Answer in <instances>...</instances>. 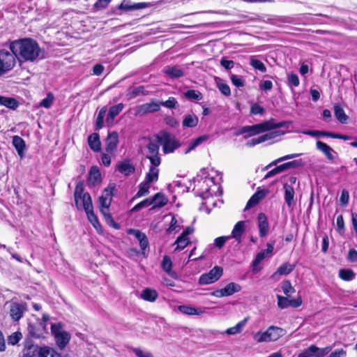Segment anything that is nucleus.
<instances>
[{
	"label": "nucleus",
	"instance_id": "13",
	"mask_svg": "<svg viewBox=\"0 0 357 357\" xmlns=\"http://www.w3.org/2000/svg\"><path fill=\"white\" fill-rule=\"evenodd\" d=\"M223 270L220 266L213 267L208 273L202 274L199 279L200 284H212L220 279L222 275Z\"/></svg>",
	"mask_w": 357,
	"mask_h": 357
},
{
	"label": "nucleus",
	"instance_id": "55",
	"mask_svg": "<svg viewBox=\"0 0 357 357\" xmlns=\"http://www.w3.org/2000/svg\"><path fill=\"white\" fill-rule=\"evenodd\" d=\"M152 205V202L151 198H146L143 201L140 202L137 204H136L132 209V212H136L141 210L143 208L147 207Z\"/></svg>",
	"mask_w": 357,
	"mask_h": 357
},
{
	"label": "nucleus",
	"instance_id": "52",
	"mask_svg": "<svg viewBox=\"0 0 357 357\" xmlns=\"http://www.w3.org/2000/svg\"><path fill=\"white\" fill-rule=\"evenodd\" d=\"M301 155H302V153H294V154L286 155L281 157V158L273 161L272 162H271L268 166L266 167V169H268V167H270L273 165H276L278 163H279L280 162L299 157Z\"/></svg>",
	"mask_w": 357,
	"mask_h": 357
},
{
	"label": "nucleus",
	"instance_id": "41",
	"mask_svg": "<svg viewBox=\"0 0 357 357\" xmlns=\"http://www.w3.org/2000/svg\"><path fill=\"white\" fill-rule=\"evenodd\" d=\"M89 221L91 223L98 233H102V227L98 220L97 216L94 214L93 210L86 212Z\"/></svg>",
	"mask_w": 357,
	"mask_h": 357
},
{
	"label": "nucleus",
	"instance_id": "44",
	"mask_svg": "<svg viewBox=\"0 0 357 357\" xmlns=\"http://www.w3.org/2000/svg\"><path fill=\"white\" fill-rule=\"evenodd\" d=\"M181 222L175 216H172L170 225L167 229V233L168 234H176L181 230Z\"/></svg>",
	"mask_w": 357,
	"mask_h": 357
},
{
	"label": "nucleus",
	"instance_id": "17",
	"mask_svg": "<svg viewBox=\"0 0 357 357\" xmlns=\"http://www.w3.org/2000/svg\"><path fill=\"white\" fill-rule=\"evenodd\" d=\"M9 314L14 321H18L26 310V304L24 303L13 302L9 306Z\"/></svg>",
	"mask_w": 357,
	"mask_h": 357
},
{
	"label": "nucleus",
	"instance_id": "34",
	"mask_svg": "<svg viewBox=\"0 0 357 357\" xmlns=\"http://www.w3.org/2000/svg\"><path fill=\"white\" fill-rule=\"evenodd\" d=\"M151 199L152 204L153 205L152 208H162L165 206L167 202L168 199L162 192L156 193Z\"/></svg>",
	"mask_w": 357,
	"mask_h": 357
},
{
	"label": "nucleus",
	"instance_id": "64",
	"mask_svg": "<svg viewBox=\"0 0 357 357\" xmlns=\"http://www.w3.org/2000/svg\"><path fill=\"white\" fill-rule=\"evenodd\" d=\"M347 351L343 349H336L332 351L328 357H345Z\"/></svg>",
	"mask_w": 357,
	"mask_h": 357
},
{
	"label": "nucleus",
	"instance_id": "1",
	"mask_svg": "<svg viewBox=\"0 0 357 357\" xmlns=\"http://www.w3.org/2000/svg\"><path fill=\"white\" fill-rule=\"evenodd\" d=\"M9 48L16 55L17 59L34 62L45 58V51L33 39L25 38L10 42Z\"/></svg>",
	"mask_w": 357,
	"mask_h": 357
},
{
	"label": "nucleus",
	"instance_id": "14",
	"mask_svg": "<svg viewBox=\"0 0 357 357\" xmlns=\"http://www.w3.org/2000/svg\"><path fill=\"white\" fill-rule=\"evenodd\" d=\"M284 132L280 130H272L258 137L253 138L247 142V146H253L268 140H277L278 138L284 135Z\"/></svg>",
	"mask_w": 357,
	"mask_h": 357
},
{
	"label": "nucleus",
	"instance_id": "32",
	"mask_svg": "<svg viewBox=\"0 0 357 357\" xmlns=\"http://www.w3.org/2000/svg\"><path fill=\"white\" fill-rule=\"evenodd\" d=\"M267 192L268 191L265 190H257L248 202L245 209L250 208L257 205L260 200L265 197Z\"/></svg>",
	"mask_w": 357,
	"mask_h": 357
},
{
	"label": "nucleus",
	"instance_id": "35",
	"mask_svg": "<svg viewBox=\"0 0 357 357\" xmlns=\"http://www.w3.org/2000/svg\"><path fill=\"white\" fill-rule=\"evenodd\" d=\"M248 320V318H245L243 320L239 321L236 326L227 328L224 333L228 335H234L241 333L246 325Z\"/></svg>",
	"mask_w": 357,
	"mask_h": 357
},
{
	"label": "nucleus",
	"instance_id": "57",
	"mask_svg": "<svg viewBox=\"0 0 357 357\" xmlns=\"http://www.w3.org/2000/svg\"><path fill=\"white\" fill-rule=\"evenodd\" d=\"M54 102V96L52 93H48L45 98L43 99L39 105L45 108H50Z\"/></svg>",
	"mask_w": 357,
	"mask_h": 357
},
{
	"label": "nucleus",
	"instance_id": "27",
	"mask_svg": "<svg viewBox=\"0 0 357 357\" xmlns=\"http://www.w3.org/2000/svg\"><path fill=\"white\" fill-rule=\"evenodd\" d=\"M129 234H133L139 241L140 248L143 251L142 253L144 254V250L149 247V241L145 234L136 229H130Z\"/></svg>",
	"mask_w": 357,
	"mask_h": 357
},
{
	"label": "nucleus",
	"instance_id": "46",
	"mask_svg": "<svg viewBox=\"0 0 357 357\" xmlns=\"http://www.w3.org/2000/svg\"><path fill=\"white\" fill-rule=\"evenodd\" d=\"M13 144L19 155H22L25 147L24 141L19 136H14L13 138Z\"/></svg>",
	"mask_w": 357,
	"mask_h": 357
},
{
	"label": "nucleus",
	"instance_id": "5",
	"mask_svg": "<svg viewBox=\"0 0 357 357\" xmlns=\"http://www.w3.org/2000/svg\"><path fill=\"white\" fill-rule=\"evenodd\" d=\"M285 330L280 327L271 326L264 331H258L253 333V340L257 343L270 342L277 341L284 336Z\"/></svg>",
	"mask_w": 357,
	"mask_h": 357
},
{
	"label": "nucleus",
	"instance_id": "18",
	"mask_svg": "<svg viewBox=\"0 0 357 357\" xmlns=\"http://www.w3.org/2000/svg\"><path fill=\"white\" fill-rule=\"evenodd\" d=\"M161 104L159 102L151 101L135 107L136 114L144 115L148 113L155 112L160 110Z\"/></svg>",
	"mask_w": 357,
	"mask_h": 357
},
{
	"label": "nucleus",
	"instance_id": "38",
	"mask_svg": "<svg viewBox=\"0 0 357 357\" xmlns=\"http://www.w3.org/2000/svg\"><path fill=\"white\" fill-rule=\"evenodd\" d=\"M0 105L11 109H15L18 107L19 102L13 98L0 96Z\"/></svg>",
	"mask_w": 357,
	"mask_h": 357
},
{
	"label": "nucleus",
	"instance_id": "8",
	"mask_svg": "<svg viewBox=\"0 0 357 357\" xmlns=\"http://www.w3.org/2000/svg\"><path fill=\"white\" fill-rule=\"evenodd\" d=\"M17 63L16 55L11 50L0 49V76L12 70Z\"/></svg>",
	"mask_w": 357,
	"mask_h": 357
},
{
	"label": "nucleus",
	"instance_id": "50",
	"mask_svg": "<svg viewBox=\"0 0 357 357\" xmlns=\"http://www.w3.org/2000/svg\"><path fill=\"white\" fill-rule=\"evenodd\" d=\"M250 64L256 70L261 71V73H265L266 71V68L262 61L256 59L254 56L250 58Z\"/></svg>",
	"mask_w": 357,
	"mask_h": 357
},
{
	"label": "nucleus",
	"instance_id": "33",
	"mask_svg": "<svg viewBox=\"0 0 357 357\" xmlns=\"http://www.w3.org/2000/svg\"><path fill=\"white\" fill-rule=\"evenodd\" d=\"M178 310L183 314L186 315H201L204 314V310L203 308H196L190 305H179Z\"/></svg>",
	"mask_w": 357,
	"mask_h": 357
},
{
	"label": "nucleus",
	"instance_id": "36",
	"mask_svg": "<svg viewBox=\"0 0 357 357\" xmlns=\"http://www.w3.org/2000/svg\"><path fill=\"white\" fill-rule=\"evenodd\" d=\"M295 162V161L294 162H286V163H284L282 165H280L279 166H277L276 167H275L274 169H273L272 170L266 173V174L264 176V178H271L278 174H280L282 172H284V170L287 169L288 168L292 167L293 164Z\"/></svg>",
	"mask_w": 357,
	"mask_h": 357
},
{
	"label": "nucleus",
	"instance_id": "6",
	"mask_svg": "<svg viewBox=\"0 0 357 357\" xmlns=\"http://www.w3.org/2000/svg\"><path fill=\"white\" fill-rule=\"evenodd\" d=\"M158 142L162 146L165 154L173 153L181 146L178 139L172 134L166 131L160 132L156 135Z\"/></svg>",
	"mask_w": 357,
	"mask_h": 357
},
{
	"label": "nucleus",
	"instance_id": "12",
	"mask_svg": "<svg viewBox=\"0 0 357 357\" xmlns=\"http://www.w3.org/2000/svg\"><path fill=\"white\" fill-rule=\"evenodd\" d=\"M51 331L58 347L61 349L64 348L70 341V334L61 328L60 324H52L51 326Z\"/></svg>",
	"mask_w": 357,
	"mask_h": 357
},
{
	"label": "nucleus",
	"instance_id": "23",
	"mask_svg": "<svg viewBox=\"0 0 357 357\" xmlns=\"http://www.w3.org/2000/svg\"><path fill=\"white\" fill-rule=\"evenodd\" d=\"M162 71L172 79L179 78L184 75L183 69L176 66H167L163 68Z\"/></svg>",
	"mask_w": 357,
	"mask_h": 357
},
{
	"label": "nucleus",
	"instance_id": "4",
	"mask_svg": "<svg viewBox=\"0 0 357 357\" xmlns=\"http://www.w3.org/2000/svg\"><path fill=\"white\" fill-rule=\"evenodd\" d=\"M112 199V189H105L102 195L99 197V208L107 224L114 229H119V224L114 220L109 211Z\"/></svg>",
	"mask_w": 357,
	"mask_h": 357
},
{
	"label": "nucleus",
	"instance_id": "29",
	"mask_svg": "<svg viewBox=\"0 0 357 357\" xmlns=\"http://www.w3.org/2000/svg\"><path fill=\"white\" fill-rule=\"evenodd\" d=\"M316 146L317 149L322 152L328 160L334 159V154H336V152L331 146L321 141H317Z\"/></svg>",
	"mask_w": 357,
	"mask_h": 357
},
{
	"label": "nucleus",
	"instance_id": "24",
	"mask_svg": "<svg viewBox=\"0 0 357 357\" xmlns=\"http://www.w3.org/2000/svg\"><path fill=\"white\" fill-rule=\"evenodd\" d=\"M245 230V222L239 221L234 227L230 238H234L238 243L241 242V236Z\"/></svg>",
	"mask_w": 357,
	"mask_h": 357
},
{
	"label": "nucleus",
	"instance_id": "26",
	"mask_svg": "<svg viewBox=\"0 0 357 357\" xmlns=\"http://www.w3.org/2000/svg\"><path fill=\"white\" fill-rule=\"evenodd\" d=\"M124 105L123 103H119L111 107L109 109L107 116L106 119V122L108 125H112L113 123L114 118L119 115V114L123 109Z\"/></svg>",
	"mask_w": 357,
	"mask_h": 357
},
{
	"label": "nucleus",
	"instance_id": "7",
	"mask_svg": "<svg viewBox=\"0 0 357 357\" xmlns=\"http://www.w3.org/2000/svg\"><path fill=\"white\" fill-rule=\"evenodd\" d=\"M158 176L159 172H158L155 169H149L148 172L146 174L144 181L139 183L138 191L131 201L147 195L149 193L151 184L158 180Z\"/></svg>",
	"mask_w": 357,
	"mask_h": 357
},
{
	"label": "nucleus",
	"instance_id": "40",
	"mask_svg": "<svg viewBox=\"0 0 357 357\" xmlns=\"http://www.w3.org/2000/svg\"><path fill=\"white\" fill-rule=\"evenodd\" d=\"M100 181V172L98 167L93 166L91 168L89 174V182L96 185Z\"/></svg>",
	"mask_w": 357,
	"mask_h": 357
},
{
	"label": "nucleus",
	"instance_id": "60",
	"mask_svg": "<svg viewBox=\"0 0 357 357\" xmlns=\"http://www.w3.org/2000/svg\"><path fill=\"white\" fill-rule=\"evenodd\" d=\"M230 79L231 83L236 87H243L245 85V80L238 75H231Z\"/></svg>",
	"mask_w": 357,
	"mask_h": 357
},
{
	"label": "nucleus",
	"instance_id": "43",
	"mask_svg": "<svg viewBox=\"0 0 357 357\" xmlns=\"http://www.w3.org/2000/svg\"><path fill=\"white\" fill-rule=\"evenodd\" d=\"M198 123V118L194 114L186 115L183 121V126L185 128H193Z\"/></svg>",
	"mask_w": 357,
	"mask_h": 357
},
{
	"label": "nucleus",
	"instance_id": "49",
	"mask_svg": "<svg viewBox=\"0 0 357 357\" xmlns=\"http://www.w3.org/2000/svg\"><path fill=\"white\" fill-rule=\"evenodd\" d=\"M340 278L345 281H351L354 279L355 273L351 269H340L339 271Z\"/></svg>",
	"mask_w": 357,
	"mask_h": 357
},
{
	"label": "nucleus",
	"instance_id": "56",
	"mask_svg": "<svg viewBox=\"0 0 357 357\" xmlns=\"http://www.w3.org/2000/svg\"><path fill=\"white\" fill-rule=\"evenodd\" d=\"M278 305L281 309H285L290 307V299L287 297L277 295Z\"/></svg>",
	"mask_w": 357,
	"mask_h": 357
},
{
	"label": "nucleus",
	"instance_id": "25",
	"mask_svg": "<svg viewBox=\"0 0 357 357\" xmlns=\"http://www.w3.org/2000/svg\"><path fill=\"white\" fill-rule=\"evenodd\" d=\"M119 142V135L116 132H109L106 139V151L112 153L116 149Z\"/></svg>",
	"mask_w": 357,
	"mask_h": 357
},
{
	"label": "nucleus",
	"instance_id": "61",
	"mask_svg": "<svg viewBox=\"0 0 357 357\" xmlns=\"http://www.w3.org/2000/svg\"><path fill=\"white\" fill-rule=\"evenodd\" d=\"M314 345H310L308 348L301 351L297 357H314Z\"/></svg>",
	"mask_w": 357,
	"mask_h": 357
},
{
	"label": "nucleus",
	"instance_id": "47",
	"mask_svg": "<svg viewBox=\"0 0 357 357\" xmlns=\"http://www.w3.org/2000/svg\"><path fill=\"white\" fill-rule=\"evenodd\" d=\"M208 139V136L202 135V136H200V137H197V139H194L193 141H192L190 143L188 149L185 151V153H188L190 151H191L192 150L195 149L197 146H198L203 142H206Z\"/></svg>",
	"mask_w": 357,
	"mask_h": 357
},
{
	"label": "nucleus",
	"instance_id": "62",
	"mask_svg": "<svg viewBox=\"0 0 357 357\" xmlns=\"http://www.w3.org/2000/svg\"><path fill=\"white\" fill-rule=\"evenodd\" d=\"M161 106H164L167 108H174L177 104L176 100L174 97H170L165 102H160Z\"/></svg>",
	"mask_w": 357,
	"mask_h": 357
},
{
	"label": "nucleus",
	"instance_id": "20",
	"mask_svg": "<svg viewBox=\"0 0 357 357\" xmlns=\"http://www.w3.org/2000/svg\"><path fill=\"white\" fill-rule=\"evenodd\" d=\"M150 3L140 2V3H132L130 0H123L119 6V9L123 10L126 11H130L135 10H140L151 6Z\"/></svg>",
	"mask_w": 357,
	"mask_h": 357
},
{
	"label": "nucleus",
	"instance_id": "37",
	"mask_svg": "<svg viewBox=\"0 0 357 357\" xmlns=\"http://www.w3.org/2000/svg\"><path fill=\"white\" fill-rule=\"evenodd\" d=\"M117 169L121 174L128 176L134 172L135 167L130 163V160H124L119 163Z\"/></svg>",
	"mask_w": 357,
	"mask_h": 357
},
{
	"label": "nucleus",
	"instance_id": "16",
	"mask_svg": "<svg viewBox=\"0 0 357 357\" xmlns=\"http://www.w3.org/2000/svg\"><path fill=\"white\" fill-rule=\"evenodd\" d=\"M194 231L192 227H188L181 234L176 238L174 245H176L174 251H180L183 250L190 243V239L188 237Z\"/></svg>",
	"mask_w": 357,
	"mask_h": 357
},
{
	"label": "nucleus",
	"instance_id": "48",
	"mask_svg": "<svg viewBox=\"0 0 357 357\" xmlns=\"http://www.w3.org/2000/svg\"><path fill=\"white\" fill-rule=\"evenodd\" d=\"M107 112V107H102L98 112L96 121V130H100L103 127L104 118Z\"/></svg>",
	"mask_w": 357,
	"mask_h": 357
},
{
	"label": "nucleus",
	"instance_id": "30",
	"mask_svg": "<svg viewBox=\"0 0 357 357\" xmlns=\"http://www.w3.org/2000/svg\"><path fill=\"white\" fill-rule=\"evenodd\" d=\"M158 297V293L156 290L151 288L144 289L140 294V298L148 302H155Z\"/></svg>",
	"mask_w": 357,
	"mask_h": 357
},
{
	"label": "nucleus",
	"instance_id": "10",
	"mask_svg": "<svg viewBox=\"0 0 357 357\" xmlns=\"http://www.w3.org/2000/svg\"><path fill=\"white\" fill-rule=\"evenodd\" d=\"M25 357H61V354L52 348L48 347H39L36 345L29 347L25 354Z\"/></svg>",
	"mask_w": 357,
	"mask_h": 357
},
{
	"label": "nucleus",
	"instance_id": "45",
	"mask_svg": "<svg viewBox=\"0 0 357 357\" xmlns=\"http://www.w3.org/2000/svg\"><path fill=\"white\" fill-rule=\"evenodd\" d=\"M217 87L223 95L229 96L231 94L229 86L222 79L217 78L215 79Z\"/></svg>",
	"mask_w": 357,
	"mask_h": 357
},
{
	"label": "nucleus",
	"instance_id": "15",
	"mask_svg": "<svg viewBox=\"0 0 357 357\" xmlns=\"http://www.w3.org/2000/svg\"><path fill=\"white\" fill-rule=\"evenodd\" d=\"M241 290V286L235 282L227 284L224 288L214 291L211 294L217 298L229 296L234 293L239 292Z\"/></svg>",
	"mask_w": 357,
	"mask_h": 357
},
{
	"label": "nucleus",
	"instance_id": "31",
	"mask_svg": "<svg viewBox=\"0 0 357 357\" xmlns=\"http://www.w3.org/2000/svg\"><path fill=\"white\" fill-rule=\"evenodd\" d=\"M295 266L288 262L282 264L280 266L277 271L272 275L271 278L277 280V276L282 275H288L294 269Z\"/></svg>",
	"mask_w": 357,
	"mask_h": 357
},
{
	"label": "nucleus",
	"instance_id": "22",
	"mask_svg": "<svg viewBox=\"0 0 357 357\" xmlns=\"http://www.w3.org/2000/svg\"><path fill=\"white\" fill-rule=\"evenodd\" d=\"M284 189V199L286 204L289 208L294 205V195L295 192L294 187L288 183H284L283 185Z\"/></svg>",
	"mask_w": 357,
	"mask_h": 357
},
{
	"label": "nucleus",
	"instance_id": "2",
	"mask_svg": "<svg viewBox=\"0 0 357 357\" xmlns=\"http://www.w3.org/2000/svg\"><path fill=\"white\" fill-rule=\"evenodd\" d=\"M215 172L213 170L211 172H206L205 170L202 172V177L198 181L200 196L205 199L203 204L209 213L212 208L217 206L216 200L213 199V196H220L222 195V189L218 182L219 178L215 176Z\"/></svg>",
	"mask_w": 357,
	"mask_h": 357
},
{
	"label": "nucleus",
	"instance_id": "28",
	"mask_svg": "<svg viewBox=\"0 0 357 357\" xmlns=\"http://www.w3.org/2000/svg\"><path fill=\"white\" fill-rule=\"evenodd\" d=\"M161 267L162 270L170 277L173 278H177L176 273L172 270V261L169 256L165 255L163 257Z\"/></svg>",
	"mask_w": 357,
	"mask_h": 357
},
{
	"label": "nucleus",
	"instance_id": "39",
	"mask_svg": "<svg viewBox=\"0 0 357 357\" xmlns=\"http://www.w3.org/2000/svg\"><path fill=\"white\" fill-rule=\"evenodd\" d=\"M88 143L89 147L93 151L98 152L100 150V141L98 134L93 133L89 135L88 138Z\"/></svg>",
	"mask_w": 357,
	"mask_h": 357
},
{
	"label": "nucleus",
	"instance_id": "21",
	"mask_svg": "<svg viewBox=\"0 0 357 357\" xmlns=\"http://www.w3.org/2000/svg\"><path fill=\"white\" fill-rule=\"evenodd\" d=\"M257 225L259 229V234L260 237H265L269 231V223L266 215L261 213L257 217Z\"/></svg>",
	"mask_w": 357,
	"mask_h": 357
},
{
	"label": "nucleus",
	"instance_id": "42",
	"mask_svg": "<svg viewBox=\"0 0 357 357\" xmlns=\"http://www.w3.org/2000/svg\"><path fill=\"white\" fill-rule=\"evenodd\" d=\"M334 113L336 119L342 123H347L349 119L348 116L345 114L343 108L339 105L334 106Z\"/></svg>",
	"mask_w": 357,
	"mask_h": 357
},
{
	"label": "nucleus",
	"instance_id": "9",
	"mask_svg": "<svg viewBox=\"0 0 357 357\" xmlns=\"http://www.w3.org/2000/svg\"><path fill=\"white\" fill-rule=\"evenodd\" d=\"M75 201L78 208H83L85 212L93 210L91 196L83 192L82 185H77L75 190Z\"/></svg>",
	"mask_w": 357,
	"mask_h": 357
},
{
	"label": "nucleus",
	"instance_id": "3",
	"mask_svg": "<svg viewBox=\"0 0 357 357\" xmlns=\"http://www.w3.org/2000/svg\"><path fill=\"white\" fill-rule=\"evenodd\" d=\"M289 124V123L287 121L275 123L273 119H271L261 123L253 126H244L241 129V133L247 134L245 137H251L259 133L273 130L275 128H282L285 126L288 128Z\"/></svg>",
	"mask_w": 357,
	"mask_h": 357
},
{
	"label": "nucleus",
	"instance_id": "58",
	"mask_svg": "<svg viewBox=\"0 0 357 357\" xmlns=\"http://www.w3.org/2000/svg\"><path fill=\"white\" fill-rule=\"evenodd\" d=\"M22 335L20 332H15L11 334L8 337V343L12 345H15L19 342L22 339Z\"/></svg>",
	"mask_w": 357,
	"mask_h": 357
},
{
	"label": "nucleus",
	"instance_id": "19",
	"mask_svg": "<svg viewBox=\"0 0 357 357\" xmlns=\"http://www.w3.org/2000/svg\"><path fill=\"white\" fill-rule=\"evenodd\" d=\"M275 241L267 243L266 249L259 252L252 262L254 267L257 266L264 259L272 256L274 250Z\"/></svg>",
	"mask_w": 357,
	"mask_h": 357
},
{
	"label": "nucleus",
	"instance_id": "11",
	"mask_svg": "<svg viewBox=\"0 0 357 357\" xmlns=\"http://www.w3.org/2000/svg\"><path fill=\"white\" fill-rule=\"evenodd\" d=\"M146 158L151 163L149 169H155L159 172L158 167L161 163V158L159 155V145L157 143L150 142L146 145Z\"/></svg>",
	"mask_w": 357,
	"mask_h": 357
},
{
	"label": "nucleus",
	"instance_id": "59",
	"mask_svg": "<svg viewBox=\"0 0 357 357\" xmlns=\"http://www.w3.org/2000/svg\"><path fill=\"white\" fill-rule=\"evenodd\" d=\"M185 96L186 98L197 100H200L202 98V93L195 90H188L185 93Z\"/></svg>",
	"mask_w": 357,
	"mask_h": 357
},
{
	"label": "nucleus",
	"instance_id": "53",
	"mask_svg": "<svg viewBox=\"0 0 357 357\" xmlns=\"http://www.w3.org/2000/svg\"><path fill=\"white\" fill-rule=\"evenodd\" d=\"M331 349L332 347L319 348L314 345V357H324L331 351Z\"/></svg>",
	"mask_w": 357,
	"mask_h": 357
},
{
	"label": "nucleus",
	"instance_id": "54",
	"mask_svg": "<svg viewBox=\"0 0 357 357\" xmlns=\"http://www.w3.org/2000/svg\"><path fill=\"white\" fill-rule=\"evenodd\" d=\"M281 288L286 296H289L295 292V289L292 287L289 280L284 281L281 284Z\"/></svg>",
	"mask_w": 357,
	"mask_h": 357
},
{
	"label": "nucleus",
	"instance_id": "51",
	"mask_svg": "<svg viewBox=\"0 0 357 357\" xmlns=\"http://www.w3.org/2000/svg\"><path fill=\"white\" fill-rule=\"evenodd\" d=\"M288 85L290 87H297L300 84L298 76L293 73H288L287 75Z\"/></svg>",
	"mask_w": 357,
	"mask_h": 357
},
{
	"label": "nucleus",
	"instance_id": "63",
	"mask_svg": "<svg viewBox=\"0 0 357 357\" xmlns=\"http://www.w3.org/2000/svg\"><path fill=\"white\" fill-rule=\"evenodd\" d=\"M132 351L137 357H153L150 352L144 351L139 348H135Z\"/></svg>",
	"mask_w": 357,
	"mask_h": 357
}]
</instances>
